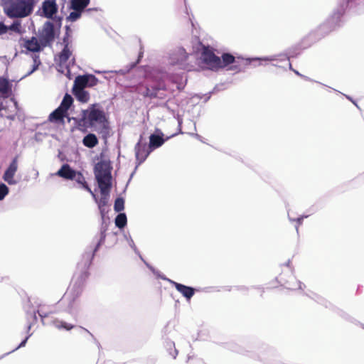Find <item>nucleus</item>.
<instances>
[{
  "label": "nucleus",
  "instance_id": "obj_26",
  "mask_svg": "<svg viewBox=\"0 0 364 364\" xmlns=\"http://www.w3.org/2000/svg\"><path fill=\"white\" fill-rule=\"evenodd\" d=\"M66 112L62 110L59 107L54 110L49 116V119L51 122H58L63 119L66 115Z\"/></svg>",
  "mask_w": 364,
  "mask_h": 364
},
{
  "label": "nucleus",
  "instance_id": "obj_50",
  "mask_svg": "<svg viewBox=\"0 0 364 364\" xmlns=\"http://www.w3.org/2000/svg\"><path fill=\"white\" fill-rule=\"evenodd\" d=\"M230 70H236V71H239V69L235 65L230 67Z\"/></svg>",
  "mask_w": 364,
  "mask_h": 364
},
{
  "label": "nucleus",
  "instance_id": "obj_19",
  "mask_svg": "<svg viewBox=\"0 0 364 364\" xmlns=\"http://www.w3.org/2000/svg\"><path fill=\"white\" fill-rule=\"evenodd\" d=\"M252 60H262V61H277V60H279V61H287V65H289V69H292L291 68V64L290 63L289 60V58L284 55V54H279V55H270V56H267V57H264V58H252Z\"/></svg>",
  "mask_w": 364,
  "mask_h": 364
},
{
  "label": "nucleus",
  "instance_id": "obj_32",
  "mask_svg": "<svg viewBox=\"0 0 364 364\" xmlns=\"http://www.w3.org/2000/svg\"><path fill=\"white\" fill-rule=\"evenodd\" d=\"M127 221L125 213H119L115 218V225L117 227L122 229L127 225Z\"/></svg>",
  "mask_w": 364,
  "mask_h": 364
},
{
  "label": "nucleus",
  "instance_id": "obj_9",
  "mask_svg": "<svg viewBox=\"0 0 364 364\" xmlns=\"http://www.w3.org/2000/svg\"><path fill=\"white\" fill-rule=\"evenodd\" d=\"M361 4H364V0H347L346 3H343L341 5V8L333 13L330 21L334 23L335 26L337 25L346 8H354Z\"/></svg>",
  "mask_w": 364,
  "mask_h": 364
},
{
  "label": "nucleus",
  "instance_id": "obj_15",
  "mask_svg": "<svg viewBox=\"0 0 364 364\" xmlns=\"http://www.w3.org/2000/svg\"><path fill=\"white\" fill-rule=\"evenodd\" d=\"M68 30H69V26H66V33L63 39V43H64V48L59 55V59H60V62L61 64L65 63L72 54V52L70 50L69 46H68V37H69Z\"/></svg>",
  "mask_w": 364,
  "mask_h": 364
},
{
  "label": "nucleus",
  "instance_id": "obj_14",
  "mask_svg": "<svg viewBox=\"0 0 364 364\" xmlns=\"http://www.w3.org/2000/svg\"><path fill=\"white\" fill-rule=\"evenodd\" d=\"M41 38L46 43H50L54 41L55 30L53 23L49 21L44 23L41 33Z\"/></svg>",
  "mask_w": 364,
  "mask_h": 364
},
{
  "label": "nucleus",
  "instance_id": "obj_6",
  "mask_svg": "<svg viewBox=\"0 0 364 364\" xmlns=\"http://www.w3.org/2000/svg\"><path fill=\"white\" fill-rule=\"evenodd\" d=\"M164 90V84L160 82L158 83L157 85L152 86L151 89H150L149 87L144 86L143 85H139L136 87V92L143 95L144 97L159 99L164 98V95L159 92L160 90Z\"/></svg>",
  "mask_w": 364,
  "mask_h": 364
},
{
  "label": "nucleus",
  "instance_id": "obj_11",
  "mask_svg": "<svg viewBox=\"0 0 364 364\" xmlns=\"http://www.w3.org/2000/svg\"><path fill=\"white\" fill-rule=\"evenodd\" d=\"M188 58L187 52L183 48H177L170 53L169 60L172 65L184 66Z\"/></svg>",
  "mask_w": 364,
  "mask_h": 364
},
{
  "label": "nucleus",
  "instance_id": "obj_22",
  "mask_svg": "<svg viewBox=\"0 0 364 364\" xmlns=\"http://www.w3.org/2000/svg\"><path fill=\"white\" fill-rule=\"evenodd\" d=\"M89 78L87 75H79L77 76L74 81V87L73 89H84L85 87L88 85Z\"/></svg>",
  "mask_w": 364,
  "mask_h": 364
},
{
  "label": "nucleus",
  "instance_id": "obj_18",
  "mask_svg": "<svg viewBox=\"0 0 364 364\" xmlns=\"http://www.w3.org/2000/svg\"><path fill=\"white\" fill-rule=\"evenodd\" d=\"M164 141L165 140L163 139L162 133H160V134H152L149 136V148L154 150L160 147Z\"/></svg>",
  "mask_w": 364,
  "mask_h": 364
},
{
  "label": "nucleus",
  "instance_id": "obj_2",
  "mask_svg": "<svg viewBox=\"0 0 364 364\" xmlns=\"http://www.w3.org/2000/svg\"><path fill=\"white\" fill-rule=\"evenodd\" d=\"M38 0H10L4 7L6 15L11 18H22L30 16Z\"/></svg>",
  "mask_w": 364,
  "mask_h": 364
},
{
  "label": "nucleus",
  "instance_id": "obj_35",
  "mask_svg": "<svg viewBox=\"0 0 364 364\" xmlns=\"http://www.w3.org/2000/svg\"><path fill=\"white\" fill-rule=\"evenodd\" d=\"M73 11L70 12L69 16L67 17V21L74 22L77 21L82 14V11L78 9H73Z\"/></svg>",
  "mask_w": 364,
  "mask_h": 364
},
{
  "label": "nucleus",
  "instance_id": "obj_46",
  "mask_svg": "<svg viewBox=\"0 0 364 364\" xmlns=\"http://www.w3.org/2000/svg\"><path fill=\"white\" fill-rule=\"evenodd\" d=\"M37 313L38 314L39 316L42 318V321H43V319L48 316V313L43 311V309H38L37 311Z\"/></svg>",
  "mask_w": 364,
  "mask_h": 364
},
{
  "label": "nucleus",
  "instance_id": "obj_34",
  "mask_svg": "<svg viewBox=\"0 0 364 364\" xmlns=\"http://www.w3.org/2000/svg\"><path fill=\"white\" fill-rule=\"evenodd\" d=\"M11 31L16 33L21 34L22 33V28L21 21L16 20L9 26H7V31Z\"/></svg>",
  "mask_w": 364,
  "mask_h": 364
},
{
  "label": "nucleus",
  "instance_id": "obj_41",
  "mask_svg": "<svg viewBox=\"0 0 364 364\" xmlns=\"http://www.w3.org/2000/svg\"><path fill=\"white\" fill-rule=\"evenodd\" d=\"M80 331L87 333L91 337L92 340L93 341V342L95 343H96L97 345H100L98 341H97V339L94 337V336L87 329H86L83 327H80Z\"/></svg>",
  "mask_w": 364,
  "mask_h": 364
},
{
  "label": "nucleus",
  "instance_id": "obj_49",
  "mask_svg": "<svg viewBox=\"0 0 364 364\" xmlns=\"http://www.w3.org/2000/svg\"><path fill=\"white\" fill-rule=\"evenodd\" d=\"M346 97L349 100H350V101H351V102H353L355 106H357V107H358L357 104H356L354 101H353V100L351 99V97H350L347 96V95H346Z\"/></svg>",
  "mask_w": 364,
  "mask_h": 364
},
{
  "label": "nucleus",
  "instance_id": "obj_38",
  "mask_svg": "<svg viewBox=\"0 0 364 364\" xmlns=\"http://www.w3.org/2000/svg\"><path fill=\"white\" fill-rule=\"evenodd\" d=\"M9 189L6 184L0 183V200L4 199V198L9 194Z\"/></svg>",
  "mask_w": 364,
  "mask_h": 364
},
{
  "label": "nucleus",
  "instance_id": "obj_31",
  "mask_svg": "<svg viewBox=\"0 0 364 364\" xmlns=\"http://www.w3.org/2000/svg\"><path fill=\"white\" fill-rule=\"evenodd\" d=\"M73 97H71V95H70L68 94H65L59 107L62 110H64L67 113V111L68 110V109L73 104Z\"/></svg>",
  "mask_w": 364,
  "mask_h": 364
},
{
  "label": "nucleus",
  "instance_id": "obj_16",
  "mask_svg": "<svg viewBox=\"0 0 364 364\" xmlns=\"http://www.w3.org/2000/svg\"><path fill=\"white\" fill-rule=\"evenodd\" d=\"M111 186H99L100 189L101 197L100 200H97V198H94L98 205V208H101V206H107Z\"/></svg>",
  "mask_w": 364,
  "mask_h": 364
},
{
  "label": "nucleus",
  "instance_id": "obj_12",
  "mask_svg": "<svg viewBox=\"0 0 364 364\" xmlns=\"http://www.w3.org/2000/svg\"><path fill=\"white\" fill-rule=\"evenodd\" d=\"M18 159L17 157H15L4 171L2 178L9 185H16L18 183V181L14 178V176L18 170Z\"/></svg>",
  "mask_w": 364,
  "mask_h": 364
},
{
  "label": "nucleus",
  "instance_id": "obj_23",
  "mask_svg": "<svg viewBox=\"0 0 364 364\" xmlns=\"http://www.w3.org/2000/svg\"><path fill=\"white\" fill-rule=\"evenodd\" d=\"M82 143L88 148H93L97 144L98 140L94 134H88L83 138Z\"/></svg>",
  "mask_w": 364,
  "mask_h": 364
},
{
  "label": "nucleus",
  "instance_id": "obj_39",
  "mask_svg": "<svg viewBox=\"0 0 364 364\" xmlns=\"http://www.w3.org/2000/svg\"><path fill=\"white\" fill-rule=\"evenodd\" d=\"M288 215H289V219L291 221H296V222H297L298 225H296V232H298V231H299V225H301V224L302 223V221H303L304 218H307V215H303V216L299 217V218H296V219L292 218L290 216L289 213L288 214Z\"/></svg>",
  "mask_w": 364,
  "mask_h": 364
},
{
  "label": "nucleus",
  "instance_id": "obj_45",
  "mask_svg": "<svg viewBox=\"0 0 364 364\" xmlns=\"http://www.w3.org/2000/svg\"><path fill=\"white\" fill-rule=\"evenodd\" d=\"M38 68H36V66H32L31 69H30V70L26 74L24 75L21 79V80H23L24 78H26V77L31 75L32 73H33L36 70H37Z\"/></svg>",
  "mask_w": 364,
  "mask_h": 364
},
{
  "label": "nucleus",
  "instance_id": "obj_48",
  "mask_svg": "<svg viewBox=\"0 0 364 364\" xmlns=\"http://www.w3.org/2000/svg\"><path fill=\"white\" fill-rule=\"evenodd\" d=\"M294 72L296 73V75H299V76H300V77H303V78H304V79H305L306 80H311H311L309 77H306V76H304V75H301V73H299L298 71H296V70H294Z\"/></svg>",
  "mask_w": 364,
  "mask_h": 364
},
{
  "label": "nucleus",
  "instance_id": "obj_27",
  "mask_svg": "<svg viewBox=\"0 0 364 364\" xmlns=\"http://www.w3.org/2000/svg\"><path fill=\"white\" fill-rule=\"evenodd\" d=\"M53 325L58 329H65L66 331H70L75 327L74 325L58 318L53 321Z\"/></svg>",
  "mask_w": 364,
  "mask_h": 364
},
{
  "label": "nucleus",
  "instance_id": "obj_37",
  "mask_svg": "<svg viewBox=\"0 0 364 364\" xmlns=\"http://www.w3.org/2000/svg\"><path fill=\"white\" fill-rule=\"evenodd\" d=\"M124 208V201L122 198H117L115 200L114 209L116 212L119 213L123 210Z\"/></svg>",
  "mask_w": 364,
  "mask_h": 364
},
{
  "label": "nucleus",
  "instance_id": "obj_51",
  "mask_svg": "<svg viewBox=\"0 0 364 364\" xmlns=\"http://www.w3.org/2000/svg\"><path fill=\"white\" fill-rule=\"evenodd\" d=\"M182 121L181 119H178V125L179 127L181 125Z\"/></svg>",
  "mask_w": 364,
  "mask_h": 364
},
{
  "label": "nucleus",
  "instance_id": "obj_8",
  "mask_svg": "<svg viewBox=\"0 0 364 364\" xmlns=\"http://www.w3.org/2000/svg\"><path fill=\"white\" fill-rule=\"evenodd\" d=\"M134 151L136 160L138 165H140L146 159L153 150L150 149L149 146H147L146 142L144 141L142 136H140L138 142L135 145Z\"/></svg>",
  "mask_w": 364,
  "mask_h": 364
},
{
  "label": "nucleus",
  "instance_id": "obj_4",
  "mask_svg": "<svg viewBox=\"0 0 364 364\" xmlns=\"http://www.w3.org/2000/svg\"><path fill=\"white\" fill-rule=\"evenodd\" d=\"M58 11V6L55 0H45L42 3L39 15L42 17L53 20L60 26L63 18L56 16Z\"/></svg>",
  "mask_w": 364,
  "mask_h": 364
},
{
  "label": "nucleus",
  "instance_id": "obj_10",
  "mask_svg": "<svg viewBox=\"0 0 364 364\" xmlns=\"http://www.w3.org/2000/svg\"><path fill=\"white\" fill-rule=\"evenodd\" d=\"M202 60L213 70L220 69V58L216 56L212 51L205 48L202 55Z\"/></svg>",
  "mask_w": 364,
  "mask_h": 364
},
{
  "label": "nucleus",
  "instance_id": "obj_17",
  "mask_svg": "<svg viewBox=\"0 0 364 364\" xmlns=\"http://www.w3.org/2000/svg\"><path fill=\"white\" fill-rule=\"evenodd\" d=\"M75 171L72 169L68 164H63L57 171L55 175L65 179L73 180L75 177Z\"/></svg>",
  "mask_w": 364,
  "mask_h": 364
},
{
  "label": "nucleus",
  "instance_id": "obj_52",
  "mask_svg": "<svg viewBox=\"0 0 364 364\" xmlns=\"http://www.w3.org/2000/svg\"><path fill=\"white\" fill-rule=\"evenodd\" d=\"M96 73H101L102 72L101 71H95ZM103 73H105V71H104Z\"/></svg>",
  "mask_w": 364,
  "mask_h": 364
},
{
  "label": "nucleus",
  "instance_id": "obj_28",
  "mask_svg": "<svg viewBox=\"0 0 364 364\" xmlns=\"http://www.w3.org/2000/svg\"><path fill=\"white\" fill-rule=\"evenodd\" d=\"M235 57L230 53H223L220 58V68H223L235 62Z\"/></svg>",
  "mask_w": 364,
  "mask_h": 364
},
{
  "label": "nucleus",
  "instance_id": "obj_25",
  "mask_svg": "<svg viewBox=\"0 0 364 364\" xmlns=\"http://www.w3.org/2000/svg\"><path fill=\"white\" fill-rule=\"evenodd\" d=\"M89 3L90 0H71L70 9H78L83 11Z\"/></svg>",
  "mask_w": 364,
  "mask_h": 364
},
{
  "label": "nucleus",
  "instance_id": "obj_30",
  "mask_svg": "<svg viewBox=\"0 0 364 364\" xmlns=\"http://www.w3.org/2000/svg\"><path fill=\"white\" fill-rule=\"evenodd\" d=\"M26 48L30 51L38 52L40 50V46L36 38L33 37L31 40L26 42Z\"/></svg>",
  "mask_w": 364,
  "mask_h": 364
},
{
  "label": "nucleus",
  "instance_id": "obj_43",
  "mask_svg": "<svg viewBox=\"0 0 364 364\" xmlns=\"http://www.w3.org/2000/svg\"><path fill=\"white\" fill-rule=\"evenodd\" d=\"M102 216V218L104 219L105 214L108 212V209L107 206H101V208H98Z\"/></svg>",
  "mask_w": 364,
  "mask_h": 364
},
{
  "label": "nucleus",
  "instance_id": "obj_53",
  "mask_svg": "<svg viewBox=\"0 0 364 364\" xmlns=\"http://www.w3.org/2000/svg\"><path fill=\"white\" fill-rule=\"evenodd\" d=\"M195 136H196L197 138H199V137H200V136H199L198 134H195Z\"/></svg>",
  "mask_w": 364,
  "mask_h": 364
},
{
  "label": "nucleus",
  "instance_id": "obj_3",
  "mask_svg": "<svg viewBox=\"0 0 364 364\" xmlns=\"http://www.w3.org/2000/svg\"><path fill=\"white\" fill-rule=\"evenodd\" d=\"M111 170L109 161L101 160L95 164L94 172L99 186H112Z\"/></svg>",
  "mask_w": 364,
  "mask_h": 364
},
{
  "label": "nucleus",
  "instance_id": "obj_42",
  "mask_svg": "<svg viewBox=\"0 0 364 364\" xmlns=\"http://www.w3.org/2000/svg\"><path fill=\"white\" fill-rule=\"evenodd\" d=\"M33 66H36V68L38 69L39 65L41 64L40 58L38 55H33Z\"/></svg>",
  "mask_w": 364,
  "mask_h": 364
},
{
  "label": "nucleus",
  "instance_id": "obj_20",
  "mask_svg": "<svg viewBox=\"0 0 364 364\" xmlns=\"http://www.w3.org/2000/svg\"><path fill=\"white\" fill-rule=\"evenodd\" d=\"M73 180H75L77 183L82 185L83 188H85L89 193H90L93 198H96V195L92 191V190L86 183L85 177L80 172H75V177Z\"/></svg>",
  "mask_w": 364,
  "mask_h": 364
},
{
  "label": "nucleus",
  "instance_id": "obj_24",
  "mask_svg": "<svg viewBox=\"0 0 364 364\" xmlns=\"http://www.w3.org/2000/svg\"><path fill=\"white\" fill-rule=\"evenodd\" d=\"M73 93L76 99L81 102H87L89 100V93L84 89H73Z\"/></svg>",
  "mask_w": 364,
  "mask_h": 364
},
{
  "label": "nucleus",
  "instance_id": "obj_7",
  "mask_svg": "<svg viewBox=\"0 0 364 364\" xmlns=\"http://www.w3.org/2000/svg\"><path fill=\"white\" fill-rule=\"evenodd\" d=\"M13 95L12 84L7 77H0V97L2 99H6L9 97L10 100L14 102L16 109L18 108V102L14 97H11ZM4 107L1 103H0V111L4 109Z\"/></svg>",
  "mask_w": 364,
  "mask_h": 364
},
{
  "label": "nucleus",
  "instance_id": "obj_29",
  "mask_svg": "<svg viewBox=\"0 0 364 364\" xmlns=\"http://www.w3.org/2000/svg\"><path fill=\"white\" fill-rule=\"evenodd\" d=\"M291 281H288L285 285H286V287L289 289H291V290H296V289H303V286H304L301 282H300L299 281H297L294 277L291 276Z\"/></svg>",
  "mask_w": 364,
  "mask_h": 364
},
{
  "label": "nucleus",
  "instance_id": "obj_5",
  "mask_svg": "<svg viewBox=\"0 0 364 364\" xmlns=\"http://www.w3.org/2000/svg\"><path fill=\"white\" fill-rule=\"evenodd\" d=\"M82 117L87 119L91 124L97 122L102 126V133L107 134L109 132V127L105 119V113L102 110L92 108L90 110H84L82 112Z\"/></svg>",
  "mask_w": 364,
  "mask_h": 364
},
{
  "label": "nucleus",
  "instance_id": "obj_44",
  "mask_svg": "<svg viewBox=\"0 0 364 364\" xmlns=\"http://www.w3.org/2000/svg\"><path fill=\"white\" fill-rule=\"evenodd\" d=\"M31 336V334H29L23 341H21V343L15 348L11 352H14L16 350L21 348V347H23L25 346L28 338Z\"/></svg>",
  "mask_w": 364,
  "mask_h": 364
},
{
  "label": "nucleus",
  "instance_id": "obj_47",
  "mask_svg": "<svg viewBox=\"0 0 364 364\" xmlns=\"http://www.w3.org/2000/svg\"><path fill=\"white\" fill-rule=\"evenodd\" d=\"M7 32V26L4 23L0 22V34L6 33Z\"/></svg>",
  "mask_w": 364,
  "mask_h": 364
},
{
  "label": "nucleus",
  "instance_id": "obj_21",
  "mask_svg": "<svg viewBox=\"0 0 364 364\" xmlns=\"http://www.w3.org/2000/svg\"><path fill=\"white\" fill-rule=\"evenodd\" d=\"M126 237V240L129 244V245L130 246V247L134 251L135 253H136L137 255H139L140 258L141 260L144 261V262L145 263V264L146 265V267L154 274H158V271L156 270L152 266H151L149 263H147L146 262H145L143 259V257L140 255L139 254V252L137 249V247H136L133 240L132 239L131 236H125Z\"/></svg>",
  "mask_w": 364,
  "mask_h": 364
},
{
  "label": "nucleus",
  "instance_id": "obj_40",
  "mask_svg": "<svg viewBox=\"0 0 364 364\" xmlns=\"http://www.w3.org/2000/svg\"><path fill=\"white\" fill-rule=\"evenodd\" d=\"M87 77L89 78L88 85L93 86L97 85L98 80L95 76L92 75H87Z\"/></svg>",
  "mask_w": 364,
  "mask_h": 364
},
{
  "label": "nucleus",
  "instance_id": "obj_54",
  "mask_svg": "<svg viewBox=\"0 0 364 364\" xmlns=\"http://www.w3.org/2000/svg\"><path fill=\"white\" fill-rule=\"evenodd\" d=\"M92 9H89L87 10V12H89L90 11H91Z\"/></svg>",
  "mask_w": 364,
  "mask_h": 364
},
{
  "label": "nucleus",
  "instance_id": "obj_36",
  "mask_svg": "<svg viewBox=\"0 0 364 364\" xmlns=\"http://www.w3.org/2000/svg\"><path fill=\"white\" fill-rule=\"evenodd\" d=\"M166 347L168 350L169 355L173 357V358H176V355H178V351L175 348V344L173 341H167L166 342Z\"/></svg>",
  "mask_w": 364,
  "mask_h": 364
},
{
  "label": "nucleus",
  "instance_id": "obj_13",
  "mask_svg": "<svg viewBox=\"0 0 364 364\" xmlns=\"http://www.w3.org/2000/svg\"><path fill=\"white\" fill-rule=\"evenodd\" d=\"M158 277L161 278L164 280H168L176 289L180 292L187 301L191 300L195 294V289L191 287L183 285L182 284L176 282L174 281L166 279L165 277L160 275L158 272V274H156Z\"/></svg>",
  "mask_w": 364,
  "mask_h": 364
},
{
  "label": "nucleus",
  "instance_id": "obj_1",
  "mask_svg": "<svg viewBox=\"0 0 364 364\" xmlns=\"http://www.w3.org/2000/svg\"><path fill=\"white\" fill-rule=\"evenodd\" d=\"M107 225L102 223L100 232L94 237L93 242L95 246L93 250L83 255V263L78 264V268L82 267V271L80 275L75 274L71 285L65 293L60 301L66 304V311L75 318L79 311L78 298L82 292L83 283L87 277V269L93 259L95 252L98 250L100 247L104 243L106 237V231Z\"/></svg>",
  "mask_w": 364,
  "mask_h": 364
},
{
  "label": "nucleus",
  "instance_id": "obj_33",
  "mask_svg": "<svg viewBox=\"0 0 364 364\" xmlns=\"http://www.w3.org/2000/svg\"><path fill=\"white\" fill-rule=\"evenodd\" d=\"M27 320L28 322V329L30 330L31 326L37 321L36 311L35 310L26 311Z\"/></svg>",
  "mask_w": 364,
  "mask_h": 364
}]
</instances>
